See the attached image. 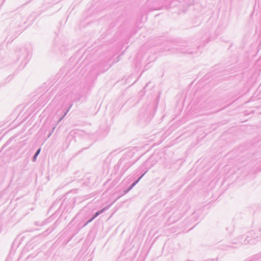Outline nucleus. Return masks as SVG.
Returning a JSON list of instances; mask_svg holds the SVG:
<instances>
[{"label": "nucleus", "instance_id": "obj_1", "mask_svg": "<svg viewBox=\"0 0 261 261\" xmlns=\"http://www.w3.org/2000/svg\"><path fill=\"white\" fill-rule=\"evenodd\" d=\"M40 149H39L37 151L36 153H35V155L34 156V159H35L37 157V156L39 154V153H40Z\"/></svg>", "mask_w": 261, "mask_h": 261}]
</instances>
